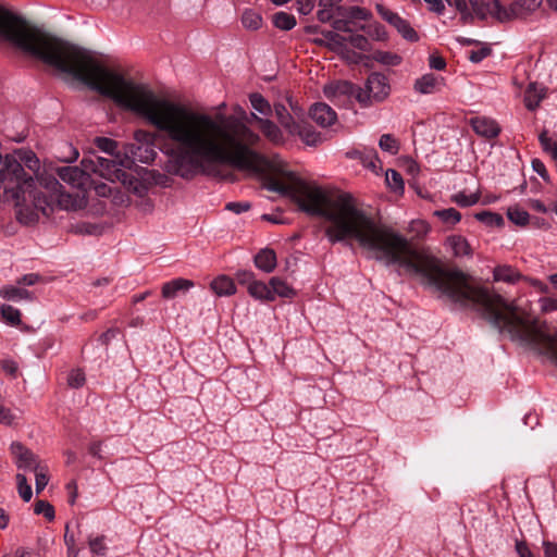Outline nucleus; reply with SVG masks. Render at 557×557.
<instances>
[{
  "label": "nucleus",
  "instance_id": "f257e3e1",
  "mask_svg": "<svg viewBox=\"0 0 557 557\" xmlns=\"http://www.w3.org/2000/svg\"><path fill=\"white\" fill-rule=\"evenodd\" d=\"M20 49L72 75L119 107L141 116L163 134L161 151L170 171L187 178L207 165L225 164L258 171L263 158L253 147L260 136L247 125V112H206L159 97L149 86L125 78L101 64L90 51L53 36L27 22Z\"/></svg>",
  "mask_w": 557,
  "mask_h": 557
},
{
  "label": "nucleus",
  "instance_id": "f03ea898",
  "mask_svg": "<svg viewBox=\"0 0 557 557\" xmlns=\"http://www.w3.org/2000/svg\"><path fill=\"white\" fill-rule=\"evenodd\" d=\"M267 188L288 196L307 214L323 218L329 223L325 235L330 243L357 242L386 267L395 265L400 273L421 277L438 299L459 308L476 309L483 314L493 306V292L461 271L445 269L437 258L414 248L392 228L377 224L357 206L351 195L333 196L295 175L286 182L271 180Z\"/></svg>",
  "mask_w": 557,
  "mask_h": 557
},
{
  "label": "nucleus",
  "instance_id": "7ed1b4c3",
  "mask_svg": "<svg viewBox=\"0 0 557 557\" xmlns=\"http://www.w3.org/2000/svg\"><path fill=\"white\" fill-rule=\"evenodd\" d=\"M500 301L491 306L484 314L486 319L500 332H507L512 341L546 356L557 366V331L502 296Z\"/></svg>",
  "mask_w": 557,
  "mask_h": 557
},
{
  "label": "nucleus",
  "instance_id": "20e7f679",
  "mask_svg": "<svg viewBox=\"0 0 557 557\" xmlns=\"http://www.w3.org/2000/svg\"><path fill=\"white\" fill-rule=\"evenodd\" d=\"M391 94L388 78L382 73H371L363 87L358 86L356 100L362 108L385 101Z\"/></svg>",
  "mask_w": 557,
  "mask_h": 557
},
{
  "label": "nucleus",
  "instance_id": "39448f33",
  "mask_svg": "<svg viewBox=\"0 0 557 557\" xmlns=\"http://www.w3.org/2000/svg\"><path fill=\"white\" fill-rule=\"evenodd\" d=\"M81 170H84L85 176L88 177V182L92 174H97L110 182L115 180L126 181V172L115 161L107 158H102L96 154L84 157L81 162Z\"/></svg>",
  "mask_w": 557,
  "mask_h": 557
},
{
  "label": "nucleus",
  "instance_id": "423d86ee",
  "mask_svg": "<svg viewBox=\"0 0 557 557\" xmlns=\"http://www.w3.org/2000/svg\"><path fill=\"white\" fill-rule=\"evenodd\" d=\"M26 20L5 10H0V36L15 47L23 34Z\"/></svg>",
  "mask_w": 557,
  "mask_h": 557
},
{
  "label": "nucleus",
  "instance_id": "0eeeda50",
  "mask_svg": "<svg viewBox=\"0 0 557 557\" xmlns=\"http://www.w3.org/2000/svg\"><path fill=\"white\" fill-rule=\"evenodd\" d=\"M472 8L474 15L480 20L488 17L494 18L499 23L508 22V15L505 12V7L499 0H468Z\"/></svg>",
  "mask_w": 557,
  "mask_h": 557
},
{
  "label": "nucleus",
  "instance_id": "6e6552de",
  "mask_svg": "<svg viewBox=\"0 0 557 557\" xmlns=\"http://www.w3.org/2000/svg\"><path fill=\"white\" fill-rule=\"evenodd\" d=\"M10 450L16 467L21 470L35 472L45 466L37 455L20 442H13L10 446Z\"/></svg>",
  "mask_w": 557,
  "mask_h": 557
},
{
  "label": "nucleus",
  "instance_id": "1a4fd4ad",
  "mask_svg": "<svg viewBox=\"0 0 557 557\" xmlns=\"http://www.w3.org/2000/svg\"><path fill=\"white\" fill-rule=\"evenodd\" d=\"M377 11L382 18L386 21L388 24H391L393 27L396 28V30L406 39L409 41H418L419 36L417 32L411 27L410 23L399 16L397 13L385 9L383 7H377Z\"/></svg>",
  "mask_w": 557,
  "mask_h": 557
},
{
  "label": "nucleus",
  "instance_id": "9d476101",
  "mask_svg": "<svg viewBox=\"0 0 557 557\" xmlns=\"http://www.w3.org/2000/svg\"><path fill=\"white\" fill-rule=\"evenodd\" d=\"M358 86L347 81L334 82L323 87L324 96L335 102H344L346 98L354 96L356 98Z\"/></svg>",
  "mask_w": 557,
  "mask_h": 557
},
{
  "label": "nucleus",
  "instance_id": "9b49d317",
  "mask_svg": "<svg viewBox=\"0 0 557 557\" xmlns=\"http://www.w3.org/2000/svg\"><path fill=\"white\" fill-rule=\"evenodd\" d=\"M469 124L478 136L486 139L496 138L502 131L499 124L494 119L487 116L471 117Z\"/></svg>",
  "mask_w": 557,
  "mask_h": 557
},
{
  "label": "nucleus",
  "instance_id": "f8f14e48",
  "mask_svg": "<svg viewBox=\"0 0 557 557\" xmlns=\"http://www.w3.org/2000/svg\"><path fill=\"white\" fill-rule=\"evenodd\" d=\"M542 0H512L510 5L505 7L508 15V22L516 18H523L536 11Z\"/></svg>",
  "mask_w": 557,
  "mask_h": 557
},
{
  "label": "nucleus",
  "instance_id": "ddd939ff",
  "mask_svg": "<svg viewBox=\"0 0 557 557\" xmlns=\"http://www.w3.org/2000/svg\"><path fill=\"white\" fill-rule=\"evenodd\" d=\"M310 117L321 127H330L337 121L336 112L326 103H314L310 108Z\"/></svg>",
  "mask_w": 557,
  "mask_h": 557
},
{
  "label": "nucleus",
  "instance_id": "4468645a",
  "mask_svg": "<svg viewBox=\"0 0 557 557\" xmlns=\"http://www.w3.org/2000/svg\"><path fill=\"white\" fill-rule=\"evenodd\" d=\"M58 174L63 182L79 189H84L89 183L84 170L78 166H63L59 169Z\"/></svg>",
  "mask_w": 557,
  "mask_h": 557
},
{
  "label": "nucleus",
  "instance_id": "2eb2a0df",
  "mask_svg": "<svg viewBox=\"0 0 557 557\" xmlns=\"http://www.w3.org/2000/svg\"><path fill=\"white\" fill-rule=\"evenodd\" d=\"M442 85V77L428 73L414 81L413 89L420 95H430L438 91Z\"/></svg>",
  "mask_w": 557,
  "mask_h": 557
},
{
  "label": "nucleus",
  "instance_id": "dca6fc26",
  "mask_svg": "<svg viewBox=\"0 0 557 557\" xmlns=\"http://www.w3.org/2000/svg\"><path fill=\"white\" fill-rule=\"evenodd\" d=\"M547 95V89L537 83H530L524 91V106L529 111H534L539 108L543 99Z\"/></svg>",
  "mask_w": 557,
  "mask_h": 557
},
{
  "label": "nucleus",
  "instance_id": "f3484780",
  "mask_svg": "<svg viewBox=\"0 0 557 557\" xmlns=\"http://www.w3.org/2000/svg\"><path fill=\"white\" fill-rule=\"evenodd\" d=\"M194 286V282L187 278L177 277L162 285L161 294L165 299H173L180 293H186Z\"/></svg>",
  "mask_w": 557,
  "mask_h": 557
},
{
  "label": "nucleus",
  "instance_id": "a211bd4d",
  "mask_svg": "<svg viewBox=\"0 0 557 557\" xmlns=\"http://www.w3.org/2000/svg\"><path fill=\"white\" fill-rule=\"evenodd\" d=\"M0 297L12 301H33L35 296L32 292L20 285H4L0 288Z\"/></svg>",
  "mask_w": 557,
  "mask_h": 557
},
{
  "label": "nucleus",
  "instance_id": "6ab92c4d",
  "mask_svg": "<svg viewBox=\"0 0 557 557\" xmlns=\"http://www.w3.org/2000/svg\"><path fill=\"white\" fill-rule=\"evenodd\" d=\"M251 120L258 122L261 132L270 141L274 144L283 141L281 129L272 121L259 117L255 112L251 113Z\"/></svg>",
  "mask_w": 557,
  "mask_h": 557
},
{
  "label": "nucleus",
  "instance_id": "aec40b11",
  "mask_svg": "<svg viewBox=\"0 0 557 557\" xmlns=\"http://www.w3.org/2000/svg\"><path fill=\"white\" fill-rule=\"evenodd\" d=\"M493 278L495 282H504L515 284L524 278L522 274L511 265L503 264L495 267L493 271Z\"/></svg>",
  "mask_w": 557,
  "mask_h": 557
},
{
  "label": "nucleus",
  "instance_id": "412c9836",
  "mask_svg": "<svg viewBox=\"0 0 557 557\" xmlns=\"http://www.w3.org/2000/svg\"><path fill=\"white\" fill-rule=\"evenodd\" d=\"M210 287L213 290V293L219 297L231 296L236 293V286L234 284V281L226 275H219L218 277H215L211 282Z\"/></svg>",
  "mask_w": 557,
  "mask_h": 557
},
{
  "label": "nucleus",
  "instance_id": "4be33fe9",
  "mask_svg": "<svg viewBox=\"0 0 557 557\" xmlns=\"http://www.w3.org/2000/svg\"><path fill=\"white\" fill-rule=\"evenodd\" d=\"M446 247L451 250L455 257L471 256V247L468 240L460 235H453L446 239Z\"/></svg>",
  "mask_w": 557,
  "mask_h": 557
},
{
  "label": "nucleus",
  "instance_id": "5701e85b",
  "mask_svg": "<svg viewBox=\"0 0 557 557\" xmlns=\"http://www.w3.org/2000/svg\"><path fill=\"white\" fill-rule=\"evenodd\" d=\"M255 265L265 272L271 273L276 267V255L272 249H262L255 257Z\"/></svg>",
  "mask_w": 557,
  "mask_h": 557
},
{
  "label": "nucleus",
  "instance_id": "b1692460",
  "mask_svg": "<svg viewBox=\"0 0 557 557\" xmlns=\"http://www.w3.org/2000/svg\"><path fill=\"white\" fill-rule=\"evenodd\" d=\"M322 36L326 38L325 47L331 51L343 53L346 50L347 38L334 30H322Z\"/></svg>",
  "mask_w": 557,
  "mask_h": 557
},
{
  "label": "nucleus",
  "instance_id": "393cba45",
  "mask_svg": "<svg viewBox=\"0 0 557 557\" xmlns=\"http://www.w3.org/2000/svg\"><path fill=\"white\" fill-rule=\"evenodd\" d=\"M274 111L278 122L288 133L295 134L298 131L297 123L284 104H275Z\"/></svg>",
  "mask_w": 557,
  "mask_h": 557
},
{
  "label": "nucleus",
  "instance_id": "a878e982",
  "mask_svg": "<svg viewBox=\"0 0 557 557\" xmlns=\"http://www.w3.org/2000/svg\"><path fill=\"white\" fill-rule=\"evenodd\" d=\"M271 294L273 295V300H275L276 296L283 298H293L295 296V290L292 288L285 281L280 277H272L269 282Z\"/></svg>",
  "mask_w": 557,
  "mask_h": 557
},
{
  "label": "nucleus",
  "instance_id": "bb28decb",
  "mask_svg": "<svg viewBox=\"0 0 557 557\" xmlns=\"http://www.w3.org/2000/svg\"><path fill=\"white\" fill-rule=\"evenodd\" d=\"M247 290L249 295L257 300L273 301V295L271 294L270 285H267L261 281H256L255 283L250 284Z\"/></svg>",
  "mask_w": 557,
  "mask_h": 557
},
{
  "label": "nucleus",
  "instance_id": "cd10ccee",
  "mask_svg": "<svg viewBox=\"0 0 557 557\" xmlns=\"http://www.w3.org/2000/svg\"><path fill=\"white\" fill-rule=\"evenodd\" d=\"M250 104L252 109L263 116L272 114V107L269 101L258 92H253L249 96Z\"/></svg>",
  "mask_w": 557,
  "mask_h": 557
},
{
  "label": "nucleus",
  "instance_id": "c85d7f7f",
  "mask_svg": "<svg viewBox=\"0 0 557 557\" xmlns=\"http://www.w3.org/2000/svg\"><path fill=\"white\" fill-rule=\"evenodd\" d=\"M273 24L282 30H290L296 25V18L293 14L281 11L273 15Z\"/></svg>",
  "mask_w": 557,
  "mask_h": 557
},
{
  "label": "nucleus",
  "instance_id": "c756f323",
  "mask_svg": "<svg viewBox=\"0 0 557 557\" xmlns=\"http://www.w3.org/2000/svg\"><path fill=\"white\" fill-rule=\"evenodd\" d=\"M243 26L250 30H257L262 25V16L253 10H245L242 15Z\"/></svg>",
  "mask_w": 557,
  "mask_h": 557
},
{
  "label": "nucleus",
  "instance_id": "7c9ffc66",
  "mask_svg": "<svg viewBox=\"0 0 557 557\" xmlns=\"http://www.w3.org/2000/svg\"><path fill=\"white\" fill-rule=\"evenodd\" d=\"M539 140L544 152L548 153L553 160H557V141L548 135V131L544 129Z\"/></svg>",
  "mask_w": 557,
  "mask_h": 557
},
{
  "label": "nucleus",
  "instance_id": "2f4dec72",
  "mask_svg": "<svg viewBox=\"0 0 557 557\" xmlns=\"http://www.w3.org/2000/svg\"><path fill=\"white\" fill-rule=\"evenodd\" d=\"M379 147L381 150L395 156L399 151V141L391 134H383L379 140Z\"/></svg>",
  "mask_w": 557,
  "mask_h": 557
},
{
  "label": "nucleus",
  "instance_id": "473e14b6",
  "mask_svg": "<svg viewBox=\"0 0 557 557\" xmlns=\"http://www.w3.org/2000/svg\"><path fill=\"white\" fill-rule=\"evenodd\" d=\"M475 219L487 226L500 227L504 225V218L495 212L482 211L475 214Z\"/></svg>",
  "mask_w": 557,
  "mask_h": 557
},
{
  "label": "nucleus",
  "instance_id": "72a5a7b5",
  "mask_svg": "<svg viewBox=\"0 0 557 557\" xmlns=\"http://www.w3.org/2000/svg\"><path fill=\"white\" fill-rule=\"evenodd\" d=\"M1 315L3 320L12 326L21 324V311L11 305L1 306Z\"/></svg>",
  "mask_w": 557,
  "mask_h": 557
},
{
  "label": "nucleus",
  "instance_id": "f704fd0d",
  "mask_svg": "<svg viewBox=\"0 0 557 557\" xmlns=\"http://www.w3.org/2000/svg\"><path fill=\"white\" fill-rule=\"evenodd\" d=\"M507 216L512 223L520 226L527 225L530 219L529 213L517 206L508 208Z\"/></svg>",
  "mask_w": 557,
  "mask_h": 557
},
{
  "label": "nucleus",
  "instance_id": "c9c22d12",
  "mask_svg": "<svg viewBox=\"0 0 557 557\" xmlns=\"http://www.w3.org/2000/svg\"><path fill=\"white\" fill-rule=\"evenodd\" d=\"M373 60L383 64V65H399L401 62V58L398 54L387 52V51H375L372 55Z\"/></svg>",
  "mask_w": 557,
  "mask_h": 557
},
{
  "label": "nucleus",
  "instance_id": "e433bc0d",
  "mask_svg": "<svg viewBox=\"0 0 557 557\" xmlns=\"http://www.w3.org/2000/svg\"><path fill=\"white\" fill-rule=\"evenodd\" d=\"M438 219L449 225H455L461 220V214L455 208L437 210L434 212Z\"/></svg>",
  "mask_w": 557,
  "mask_h": 557
},
{
  "label": "nucleus",
  "instance_id": "4c0bfd02",
  "mask_svg": "<svg viewBox=\"0 0 557 557\" xmlns=\"http://www.w3.org/2000/svg\"><path fill=\"white\" fill-rule=\"evenodd\" d=\"M15 479L20 497L26 503L29 502L32 499L33 492L26 476L23 473H17Z\"/></svg>",
  "mask_w": 557,
  "mask_h": 557
},
{
  "label": "nucleus",
  "instance_id": "58836bf2",
  "mask_svg": "<svg viewBox=\"0 0 557 557\" xmlns=\"http://www.w3.org/2000/svg\"><path fill=\"white\" fill-rule=\"evenodd\" d=\"M126 181H117L121 182L124 186H126L129 190H132L135 195L143 197L146 194L145 185L131 173L126 172Z\"/></svg>",
  "mask_w": 557,
  "mask_h": 557
},
{
  "label": "nucleus",
  "instance_id": "ea45409f",
  "mask_svg": "<svg viewBox=\"0 0 557 557\" xmlns=\"http://www.w3.org/2000/svg\"><path fill=\"white\" fill-rule=\"evenodd\" d=\"M479 199L480 197L478 194H466L465 191H459L451 197V200L456 205L463 208L478 203Z\"/></svg>",
  "mask_w": 557,
  "mask_h": 557
},
{
  "label": "nucleus",
  "instance_id": "a19ab883",
  "mask_svg": "<svg viewBox=\"0 0 557 557\" xmlns=\"http://www.w3.org/2000/svg\"><path fill=\"white\" fill-rule=\"evenodd\" d=\"M299 134V136L301 137L302 141L308 145V146H317L319 145L320 143H322V136L320 133L313 131V129H310V128H299L298 127V131L296 132Z\"/></svg>",
  "mask_w": 557,
  "mask_h": 557
},
{
  "label": "nucleus",
  "instance_id": "79ce46f5",
  "mask_svg": "<svg viewBox=\"0 0 557 557\" xmlns=\"http://www.w3.org/2000/svg\"><path fill=\"white\" fill-rule=\"evenodd\" d=\"M385 180L387 185L394 190V191H400L404 190V181L396 170L389 169L385 173Z\"/></svg>",
  "mask_w": 557,
  "mask_h": 557
},
{
  "label": "nucleus",
  "instance_id": "37998d69",
  "mask_svg": "<svg viewBox=\"0 0 557 557\" xmlns=\"http://www.w3.org/2000/svg\"><path fill=\"white\" fill-rule=\"evenodd\" d=\"M336 10L339 15L347 16L349 20H367L368 17L367 11L359 7H350L349 9L338 7Z\"/></svg>",
  "mask_w": 557,
  "mask_h": 557
},
{
  "label": "nucleus",
  "instance_id": "c03bdc74",
  "mask_svg": "<svg viewBox=\"0 0 557 557\" xmlns=\"http://www.w3.org/2000/svg\"><path fill=\"white\" fill-rule=\"evenodd\" d=\"M66 381L71 388H81L85 385L86 376L81 369H73L69 372Z\"/></svg>",
  "mask_w": 557,
  "mask_h": 557
},
{
  "label": "nucleus",
  "instance_id": "a18cd8bd",
  "mask_svg": "<svg viewBox=\"0 0 557 557\" xmlns=\"http://www.w3.org/2000/svg\"><path fill=\"white\" fill-rule=\"evenodd\" d=\"M90 552L95 556H104L107 552V545H106V536L100 535L96 537H90L88 541Z\"/></svg>",
  "mask_w": 557,
  "mask_h": 557
},
{
  "label": "nucleus",
  "instance_id": "49530a36",
  "mask_svg": "<svg viewBox=\"0 0 557 557\" xmlns=\"http://www.w3.org/2000/svg\"><path fill=\"white\" fill-rule=\"evenodd\" d=\"M34 512L36 515H44L49 521L54 519V508L46 500H38L34 506Z\"/></svg>",
  "mask_w": 557,
  "mask_h": 557
},
{
  "label": "nucleus",
  "instance_id": "de8ad7c7",
  "mask_svg": "<svg viewBox=\"0 0 557 557\" xmlns=\"http://www.w3.org/2000/svg\"><path fill=\"white\" fill-rule=\"evenodd\" d=\"M36 474V493L39 494L45 490V487L49 483V471L48 467L45 465L42 468L35 471Z\"/></svg>",
  "mask_w": 557,
  "mask_h": 557
},
{
  "label": "nucleus",
  "instance_id": "09e8293b",
  "mask_svg": "<svg viewBox=\"0 0 557 557\" xmlns=\"http://www.w3.org/2000/svg\"><path fill=\"white\" fill-rule=\"evenodd\" d=\"M492 53V49L487 45H482L476 50L469 51L468 58L472 63H480Z\"/></svg>",
  "mask_w": 557,
  "mask_h": 557
},
{
  "label": "nucleus",
  "instance_id": "8fccbe9b",
  "mask_svg": "<svg viewBox=\"0 0 557 557\" xmlns=\"http://www.w3.org/2000/svg\"><path fill=\"white\" fill-rule=\"evenodd\" d=\"M347 41H349L351 44V46H354L355 48H357L359 50H362V51L370 50L371 44H370L369 39L363 35H359V34L351 35V36H349Z\"/></svg>",
  "mask_w": 557,
  "mask_h": 557
},
{
  "label": "nucleus",
  "instance_id": "3c124183",
  "mask_svg": "<svg viewBox=\"0 0 557 557\" xmlns=\"http://www.w3.org/2000/svg\"><path fill=\"white\" fill-rule=\"evenodd\" d=\"M363 165L372 171L381 169V161L375 150L370 151L367 156L361 158Z\"/></svg>",
  "mask_w": 557,
  "mask_h": 557
},
{
  "label": "nucleus",
  "instance_id": "603ef678",
  "mask_svg": "<svg viewBox=\"0 0 557 557\" xmlns=\"http://www.w3.org/2000/svg\"><path fill=\"white\" fill-rule=\"evenodd\" d=\"M96 146L100 150H102L103 152H107V153H110V154H113L114 151L117 148L116 141H114V140L110 139V138H107V137H98V138H96Z\"/></svg>",
  "mask_w": 557,
  "mask_h": 557
},
{
  "label": "nucleus",
  "instance_id": "864d4df0",
  "mask_svg": "<svg viewBox=\"0 0 557 557\" xmlns=\"http://www.w3.org/2000/svg\"><path fill=\"white\" fill-rule=\"evenodd\" d=\"M540 310L543 313H550L557 311V298L554 297H541L539 299Z\"/></svg>",
  "mask_w": 557,
  "mask_h": 557
},
{
  "label": "nucleus",
  "instance_id": "5fc2aeb1",
  "mask_svg": "<svg viewBox=\"0 0 557 557\" xmlns=\"http://www.w3.org/2000/svg\"><path fill=\"white\" fill-rule=\"evenodd\" d=\"M65 152L59 156V159L65 163H72L77 160L78 150L71 144L64 145Z\"/></svg>",
  "mask_w": 557,
  "mask_h": 557
},
{
  "label": "nucleus",
  "instance_id": "6e6d98bb",
  "mask_svg": "<svg viewBox=\"0 0 557 557\" xmlns=\"http://www.w3.org/2000/svg\"><path fill=\"white\" fill-rule=\"evenodd\" d=\"M446 2L448 3V5L455 7L460 12L463 20L472 17V14L468 9V3L466 0H446Z\"/></svg>",
  "mask_w": 557,
  "mask_h": 557
},
{
  "label": "nucleus",
  "instance_id": "4d7b16f0",
  "mask_svg": "<svg viewBox=\"0 0 557 557\" xmlns=\"http://www.w3.org/2000/svg\"><path fill=\"white\" fill-rule=\"evenodd\" d=\"M236 280L240 285H246L247 287L257 281V280H255L253 272L248 271V270L238 271L236 273Z\"/></svg>",
  "mask_w": 557,
  "mask_h": 557
},
{
  "label": "nucleus",
  "instance_id": "13d9d810",
  "mask_svg": "<svg viewBox=\"0 0 557 557\" xmlns=\"http://www.w3.org/2000/svg\"><path fill=\"white\" fill-rule=\"evenodd\" d=\"M351 21L349 18H336L332 22L333 29L343 33H351L352 28L350 26Z\"/></svg>",
  "mask_w": 557,
  "mask_h": 557
},
{
  "label": "nucleus",
  "instance_id": "bf43d9fd",
  "mask_svg": "<svg viewBox=\"0 0 557 557\" xmlns=\"http://www.w3.org/2000/svg\"><path fill=\"white\" fill-rule=\"evenodd\" d=\"M515 549L519 557H534L528 543L523 540H516Z\"/></svg>",
  "mask_w": 557,
  "mask_h": 557
},
{
  "label": "nucleus",
  "instance_id": "052dcab7",
  "mask_svg": "<svg viewBox=\"0 0 557 557\" xmlns=\"http://www.w3.org/2000/svg\"><path fill=\"white\" fill-rule=\"evenodd\" d=\"M40 280V276L36 273H28L20 277L16 283L20 286H32Z\"/></svg>",
  "mask_w": 557,
  "mask_h": 557
},
{
  "label": "nucleus",
  "instance_id": "680f3d73",
  "mask_svg": "<svg viewBox=\"0 0 557 557\" xmlns=\"http://www.w3.org/2000/svg\"><path fill=\"white\" fill-rule=\"evenodd\" d=\"M226 209L234 212V213H243V212H246L250 209V203L249 202H228L226 205Z\"/></svg>",
  "mask_w": 557,
  "mask_h": 557
},
{
  "label": "nucleus",
  "instance_id": "e2e57ef3",
  "mask_svg": "<svg viewBox=\"0 0 557 557\" xmlns=\"http://www.w3.org/2000/svg\"><path fill=\"white\" fill-rule=\"evenodd\" d=\"M429 65L433 70L442 71L445 69L446 62L441 55L432 54L429 58Z\"/></svg>",
  "mask_w": 557,
  "mask_h": 557
},
{
  "label": "nucleus",
  "instance_id": "0e129e2a",
  "mask_svg": "<svg viewBox=\"0 0 557 557\" xmlns=\"http://www.w3.org/2000/svg\"><path fill=\"white\" fill-rule=\"evenodd\" d=\"M544 557H557V543L550 541L543 542Z\"/></svg>",
  "mask_w": 557,
  "mask_h": 557
},
{
  "label": "nucleus",
  "instance_id": "69168bd1",
  "mask_svg": "<svg viewBox=\"0 0 557 557\" xmlns=\"http://www.w3.org/2000/svg\"><path fill=\"white\" fill-rule=\"evenodd\" d=\"M429 5V10L437 14H442L445 10L443 0H424Z\"/></svg>",
  "mask_w": 557,
  "mask_h": 557
},
{
  "label": "nucleus",
  "instance_id": "338daca9",
  "mask_svg": "<svg viewBox=\"0 0 557 557\" xmlns=\"http://www.w3.org/2000/svg\"><path fill=\"white\" fill-rule=\"evenodd\" d=\"M119 333L120 332L117 329H109L100 335L99 341L101 342V344L108 345L109 342L112 338L116 337Z\"/></svg>",
  "mask_w": 557,
  "mask_h": 557
},
{
  "label": "nucleus",
  "instance_id": "774afa93",
  "mask_svg": "<svg viewBox=\"0 0 557 557\" xmlns=\"http://www.w3.org/2000/svg\"><path fill=\"white\" fill-rule=\"evenodd\" d=\"M317 17L320 22L322 23H326V22H330L332 18H333V13H332V10L331 9H327V8H321L318 12H317Z\"/></svg>",
  "mask_w": 557,
  "mask_h": 557
}]
</instances>
